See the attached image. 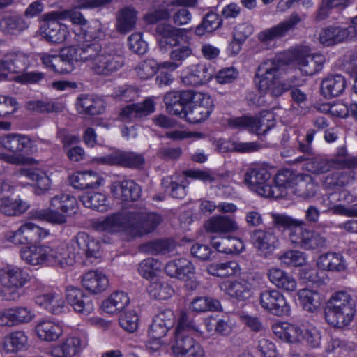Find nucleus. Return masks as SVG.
I'll return each instance as SVG.
<instances>
[{"label": "nucleus", "mask_w": 357, "mask_h": 357, "mask_svg": "<svg viewBox=\"0 0 357 357\" xmlns=\"http://www.w3.org/2000/svg\"><path fill=\"white\" fill-rule=\"evenodd\" d=\"M79 251L89 259H98L102 255L100 242L84 232L77 234L70 244L55 241L50 244L33 245L24 248L20 255L22 260L31 266L65 268L74 264L75 254Z\"/></svg>", "instance_id": "f257e3e1"}, {"label": "nucleus", "mask_w": 357, "mask_h": 357, "mask_svg": "<svg viewBox=\"0 0 357 357\" xmlns=\"http://www.w3.org/2000/svg\"><path fill=\"white\" fill-rule=\"evenodd\" d=\"M324 62V56L321 54H305L302 52L281 53L259 66L255 82L262 93L280 96L291 87L289 84L281 81V76L288 63L296 66L303 75H312L321 70Z\"/></svg>", "instance_id": "f03ea898"}, {"label": "nucleus", "mask_w": 357, "mask_h": 357, "mask_svg": "<svg viewBox=\"0 0 357 357\" xmlns=\"http://www.w3.org/2000/svg\"><path fill=\"white\" fill-rule=\"evenodd\" d=\"M71 44L60 51L63 66L60 70L66 73L72 72L84 63L96 73L103 75L116 71L123 65L122 50L114 45L105 46L93 54L89 53L91 44Z\"/></svg>", "instance_id": "7ed1b4c3"}, {"label": "nucleus", "mask_w": 357, "mask_h": 357, "mask_svg": "<svg viewBox=\"0 0 357 357\" xmlns=\"http://www.w3.org/2000/svg\"><path fill=\"white\" fill-rule=\"evenodd\" d=\"M164 100L169 114L178 115L192 123L205 121L213 109L211 97L201 92H169L165 95Z\"/></svg>", "instance_id": "20e7f679"}, {"label": "nucleus", "mask_w": 357, "mask_h": 357, "mask_svg": "<svg viewBox=\"0 0 357 357\" xmlns=\"http://www.w3.org/2000/svg\"><path fill=\"white\" fill-rule=\"evenodd\" d=\"M160 221L159 215L143 211L127 216L113 214L100 218L93 222L92 227L98 231L110 234L128 232L132 236H137L151 231Z\"/></svg>", "instance_id": "39448f33"}, {"label": "nucleus", "mask_w": 357, "mask_h": 357, "mask_svg": "<svg viewBox=\"0 0 357 357\" xmlns=\"http://www.w3.org/2000/svg\"><path fill=\"white\" fill-rule=\"evenodd\" d=\"M199 332L198 328L188 321L187 314L181 312L171 342L173 353L178 357H206L202 347L192 337Z\"/></svg>", "instance_id": "423d86ee"}, {"label": "nucleus", "mask_w": 357, "mask_h": 357, "mask_svg": "<svg viewBox=\"0 0 357 357\" xmlns=\"http://www.w3.org/2000/svg\"><path fill=\"white\" fill-rule=\"evenodd\" d=\"M273 223L289 230V240L296 246L305 250H314L324 246V239L318 233L303 227L302 220L284 214H273Z\"/></svg>", "instance_id": "0eeeda50"}, {"label": "nucleus", "mask_w": 357, "mask_h": 357, "mask_svg": "<svg viewBox=\"0 0 357 357\" xmlns=\"http://www.w3.org/2000/svg\"><path fill=\"white\" fill-rule=\"evenodd\" d=\"M79 209L77 199L67 193L51 197L46 208L37 210L33 216L52 225H60L67 222L69 217L75 215Z\"/></svg>", "instance_id": "6e6552de"}, {"label": "nucleus", "mask_w": 357, "mask_h": 357, "mask_svg": "<svg viewBox=\"0 0 357 357\" xmlns=\"http://www.w3.org/2000/svg\"><path fill=\"white\" fill-rule=\"evenodd\" d=\"M156 32L160 49L167 50L172 48L170 59L176 61L181 66L192 54V49L189 44L181 45V42L187 38L185 29L163 24L157 27Z\"/></svg>", "instance_id": "1a4fd4ad"}, {"label": "nucleus", "mask_w": 357, "mask_h": 357, "mask_svg": "<svg viewBox=\"0 0 357 357\" xmlns=\"http://www.w3.org/2000/svg\"><path fill=\"white\" fill-rule=\"evenodd\" d=\"M33 142L26 135L8 134L0 137V159L13 165L33 164L34 159L15 152L32 151Z\"/></svg>", "instance_id": "9d476101"}, {"label": "nucleus", "mask_w": 357, "mask_h": 357, "mask_svg": "<svg viewBox=\"0 0 357 357\" xmlns=\"http://www.w3.org/2000/svg\"><path fill=\"white\" fill-rule=\"evenodd\" d=\"M50 235V231L45 229L31 222H26L22 224L16 231H9L5 234L6 239L15 245H26V247L33 245H44L45 243L30 244L34 241H42ZM53 242L46 243L50 244ZM25 248L22 247L21 250ZM20 259L21 255H20Z\"/></svg>", "instance_id": "9b49d317"}, {"label": "nucleus", "mask_w": 357, "mask_h": 357, "mask_svg": "<svg viewBox=\"0 0 357 357\" xmlns=\"http://www.w3.org/2000/svg\"><path fill=\"white\" fill-rule=\"evenodd\" d=\"M275 120L273 112L264 111L256 117L243 116L229 118L227 125L231 128L243 129L252 133L262 135L274 125Z\"/></svg>", "instance_id": "f8f14e48"}, {"label": "nucleus", "mask_w": 357, "mask_h": 357, "mask_svg": "<svg viewBox=\"0 0 357 357\" xmlns=\"http://www.w3.org/2000/svg\"><path fill=\"white\" fill-rule=\"evenodd\" d=\"M86 345L85 334L82 331L73 330L66 334L59 343L52 346L50 354L52 357H77Z\"/></svg>", "instance_id": "ddd939ff"}, {"label": "nucleus", "mask_w": 357, "mask_h": 357, "mask_svg": "<svg viewBox=\"0 0 357 357\" xmlns=\"http://www.w3.org/2000/svg\"><path fill=\"white\" fill-rule=\"evenodd\" d=\"M245 182L250 190L261 197L268 198L278 195L271 190L273 181L266 167H257L250 169L245 174Z\"/></svg>", "instance_id": "4468645a"}, {"label": "nucleus", "mask_w": 357, "mask_h": 357, "mask_svg": "<svg viewBox=\"0 0 357 357\" xmlns=\"http://www.w3.org/2000/svg\"><path fill=\"white\" fill-rule=\"evenodd\" d=\"M29 280V275L22 268L8 266L0 269V282L8 292L7 300H15L19 297L18 291Z\"/></svg>", "instance_id": "2eb2a0df"}, {"label": "nucleus", "mask_w": 357, "mask_h": 357, "mask_svg": "<svg viewBox=\"0 0 357 357\" xmlns=\"http://www.w3.org/2000/svg\"><path fill=\"white\" fill-rule=\"evenodd\" d=\"M79 21L73 29L76 43L88 44L105 38L104 26L100 21L97 20L88 21L82 13Z\"/></svg>", "instance_id": "dca6fc26"}, {"label": "nucleus", "mask_w": 357, "mask_h": 357, "mask_svg": "<svg viewBox=\"0 0 357 357\" xmlns=\"http://www.w3.org/2000/svg\"><path fill=\"white\" fill-rule=\"evenodd\" d=\"M73 29L66 24L48 21L44 22L39 31L43 38L52 43L71 44L76 43Z\"/></svg>", "instance_id": "f3484780"}, {"label": "nucleus", "mask_w": 357, "mask_h": 357, "mask_svg": "<svg viewBox=\"0 0 357 357\" xmlns=\"http://www.w3.org/2000/svg\"><path fill=\"white\" fill-rule=\"evenodd\" d=\"M66 301L82 317H87L95 311L93 301L76 287L69 285L65 289Z\"/></svg>", "instance_id": "a211bd4d"}, {"label": "nucleus", "mask_w": 357, "mask_h": 357, "mask_svg": "<svg viewBox=\"0 0 357 357\" xmlns=\"http://www.w3.org/2000/svg\"><path fill=\"white\" fill-rule=\"evenodd\" d=\"M165 270L169 276L186 281V285L191 289H196L199 285L196 280H192L195 268L186 258H176L169 261L167 263Z\"/></svg>", "instance_id": "6ab92c4d"}, {"label": "nucleus", "mask_w": 357, "mask_h": 357, "mask_svg": "<svg viewBox=\"0 0 357 357\" xmlns=\"http://www.w3.org/2000/svg\"><path fill=\"white\" fill-rule=\"evenodd\" d=\"M357 38V16L351 20L348 28L330 26L324 29L319 34L320 42L325 45H332L346 40Z\"/></svg>", "instance_id": "aec40b11"}, {"label": "nucleus", "mask_w": 357, "mask_h": 357, "mask_svg": "<svg viewBox=\"0 0 357 357\" xmlns=\"http://www.w3.org/2000/svg\"><path fill=\"white\" fill-rule=\"evenodd\" d=\"M260 305L264 310L277 316L289 315L290 305L284 296L277 289H266L260 294Z\"/></svg>", "instance_id": "412c9836"}, {"label": "nucleus", "mask_w": 357, "mask_h": 357, "mask_svg": "<svg viewBox=\"0 0 357 357\" xmlns=\"http://www.w3.org/2000/svg\"><path fill=\"white\" fill-rule=\"evenodd\" d=\"M220 289L226 295L238 301H246L254 295L255 286L252 281L241 278L222 282Z\"/></svg>", "instance_id": "4be33fe9"}, {"label": "nucleus", "mask_w": 357, "mask_h": 357, "mask_svg": "<svg viewBox=\"0 0 357 357\" xmlns=\"http://www.w3.org/2000/svg\"><path fill=\"white\" fill-rule=\"evenodd\" d=\"M271 190L278 193L276 195H272L271 197L279 198L288 195L289 190L293 191L295 185H298L300 188L305 186V183L301 176H296L295 174L288 169L278 172L276 176L273 178Z\"/></svg>", "instance_id": "5701e85b"}, {"label": "nucleus", "mask_w": 357, "mask_h": 357, "mask_svg": "<svg viewBox=\"0 0 357 357\" xmlns=\"http://www.w3.org/2000/svg\"><path fill=\"white\" fill-rule=\"evenodd\" d=\"M181 76L183 83L185 85H203L211 80L213 70L206 64H192L182 70Z\"/></svg>", "instance_id": "b1692460"}, {"label": "nucleus", "mask_w": 357, "mask_h": 357, "mask_svg": "<svg viewBox=\"0 0 357 357\" xmlns=\"http://www.w3.org/2000/svg\"><path fill=\"white\" fill-rule=\"evenodd\" d=\"M33 332L39 340L50 343L57 341L63 335V327L58 321L43 318L36 323Z\"/></svg>", "instance_id": "393cba45"}, {"label": "nucleus", "mask_w": 357, "mask_h": 357, "mask_svg": "<svg viewBox=\"0 0 357 357\" xmlns=\"http://www.w3.org/2000/svg\"><path fill=\"white\" fill-rule=\"evenodd\" d=\"M305 323L291 324L277 322L272 326L274 335L280 340L289 344H301L303 339Z\"/></svg>", "instance_id": "a878e982"}, {"label": "nucleus", "mask_w": 357, "mask_h": 357, "mask_svg": "<svg viewBox=\"0 0 357 357\" xmlns=\"http://www.w3.org/2000/svg\"><path fill=\"white\" fill-rule=\"evenodd\" d=\"M181 179L172 178L171 195L174 198H182L185 195V187L188 183L186 177L202 181L204 183H211L215 179V174L208 171L188 170L185 172V176Z\"/></svg>", "instance_id": "bb28decb"}, {"label": "nucleus", "mask_w": 357, "mask_h": 357, "mask_svg": "<svg viewBox=\"0 0 357 357\" xmlns=\"http://www.w3.org/2000/svg\"><path fill=\"white\" fill-rule=\"evenodd\" d=\"M92 162L102 165H121L137 167L143 164L144 159L140 155L135 153H123L117 151L107 156L94 158Z\"/></svg>", "instance_id": "cd10ccee"}, {"label": "nucleus", "mask_w": 357, "mask_h": 357, "mask_svg": "<svg viewBox=\"0 0 357 357\" xmlns=\"http://www.w3.org/2000/svg\"><path fill=\"white\" fill-rule=\"evenodd\" d=\"M300 20L298 15H291L289 18L281 23L261 31L258 34V39L261 43L268 45L276 39L285 36L289 31L295 27Z\"/></svg>", "instance_id": "c85d7f7f"}, {"label": "nucleus", "mask_w": 357, "mask_h": 357, "mask_svg": "<svg viewBox=\"0 0 357 357\" xmlns=\"http://www.w3.org/2000/svg\"><path fill=\"white\" fill-rule=\"evenodd\" d=\"M35 301L37 305L53 314H61L67 309L63 294L59 290H52L39 295Z\"/></svg>", "instance_id": "c756f323"}, {"label": "nucleus", "mask_w": 357, "mask_h": 357, "mask_svg": "<svg viewBox=\"0 0 357 357\" xmlns=\"http://www.w3.org/2000/svg\"><path fill=\"white\" fill-rule=\"evenodd\" d=\"M81 283L88 292L94 295L105 291L109 285L107 275L99 270H91L84 273Z\"/></svg>", "instance_id": "7c9ffc66"}, {"label": "nucleus", "mask_w": 357, "mask_h": 357, "mask_svg": "<svg viewBox=\"0 0 357 357\" xmlns=\"http://www.w3.org/2000/svg\"><path fill=\"white\" fill-rule=\"evenodd\" d=\"M71 185L76 189H96L103 185V178L97 172L88 170L77 172L70 176Z\"/></svg>", "instance_id": "2f4dec72"}, {"label": "nucleus", "mask_w": 357, "mask_h": 357, "mask_svg": "<svg viewBox=\"0 0 357 357\" xmlns=\"http://www.w3.org/2000/svg\"><path fill=\"white\" fill-rule=\"evenodd\" d=\"M112 195L122 202L137 200L141 195L140 187L132 181H115L112 183Z\"/></svg>", "instance_id": "473e14b6"}, {"label": "nucleus", "mask_w": 357, "mask_h": 357, "mask_svg": "<svg viewBox=\"0 0 357 357\" xmlns=\"http://www.w3.org/2000/svg\"><path fill=\"white\" fill-rule=\"evenodd\" d=\"M197 4V0H171L165 7L158 10L149 11L145 16L144 20L149 24H154L159 20L169 19L174 11V7L190 6L195 7Z\"/></svg>", "instance_id": "72a5a7b5"}, {"label": "nucleus", "mask_w": 357, "mask_h": 357, "mask_svg": "<svg viewBox=\"0 0 357 357\" xmlns=\"http://www.w3.org/2000/svg\"><path fill=\"white\" fill-rule=\"evenodd\" d=\"M267 275L273 284L287 293H292L297 289V281L295 278L280 268H271Z\"/></svg>", "instance_id": "f704fd0d"}, {"label": "nucleus", "mask_w": 357, "mask_h": 357, "mask_svg": "<svg viewBox=\"0 0 357 357\" xmlns=\"http://www.w3.org/2000/svg\"><path fill=\"white\" fill-rule=\"evenodd\" d=\"M19 176H25L34 182L35 192L43 195L47 192L52 186V181L45 171L40 169H22Z\"/></svg>", "instance_id": "c9c22d12"}, {"label": "nucleus", "mask_w": 357, "mask_h": 357, "mask_svg": "<svg viewBox=\"0 0 357 357\" xmlns=\"http://www.w3.org/2000/svg\"><path fill=\"white\" fill-rule=\"evenodd\" d=\"M27 61V56L22 52L6 54L4 59L0 61V78L7 77L8 72L18 73L26 67Z\"/></svg>", "instance_id": "e433bc0d"}, {"label": "nucleus", "mask_w": 357, "mask_h": 357, "mask_svg": "<svg viewBox=\"0 0 357 357\" xmlns=\"http://www.w3.org/2000/svg\"><path fill=\"white\" fill-rule=\"evenodd\" d=\"M316 265L319 270L324 271L341 272L347 268L342 255L333 252L320 255L316 260Z\"/></svg>", "instance_id": "4c0bfd02"}, {"label": "nucleus", "mask_w": 357, "mask_h": 357, "mask_svg": "<svg viewBox=\"0 0 357 357\" xmlns=\"http://www.w3.org/2000/svg\"><path fill=\"white\" fill-rule=\"evenodd\" d=\"M130 303L128 295L123 291H115L102 302L100 309L105 313L114 315L125 309Z\"/></svg>", "instance_id": "58836bf2"}, {"label": "nucleus", "mask_w": 357, "mask_h": 357, "mask_svg": "<svg viewBox=\"0 0 357 357\" xmlns=\"http://www.w3.org/2000/svg\"><path fill=\"white\" fill-rule=\"evenodd\" d=\"M206 229L211 232L228 233L238 229L235 218L229 215H215L205 223Z\"/></svg>", "instance_id": "ea45409f"}, {"label": "nucleus", "mask_w": 357, "mask_h": 357, "mask_svg": "<svg viewBox=\"0 0 357 357\" xmlns=\"http://www.w3.org/2000/svg\"><path fill=\"white\" fill-rule=\"evenodd\" d=\"M137 21V13L131 7L119 10L116 15L115 27L122 34H126L135 29Z\"/></svg>", "instance_id": "a19ab883"}, {"label": "nucleus", "mask_w": 357, "mask_h": 357, "mask_svg": "<svg viewBox=\"0 0 357 357\" xmlns=\"http://www.w3.org/2000/svg\"><path fill=\"white\" fill-rule=\"evenodd\" d=\"M172 327L162 324L153 319L149 329V340L147 347L153 351H158L165 347L167 342L163 340L167 332Z\"/></svg>", "instance_id": "79ce46f5"}, {"label": "nucleus", "mask_w": 357, "mask_h": 357, "mask_svg": "<svg viewBox=\"0 0 357 357\" xmlns=\"http://www.w3.org/2000/svg\"><path fill=\"white\" fill-rule=\"evenodd\" d=\"M254 246L261 255L267 256L276 248L277 238L271 233L256 231L252 236Z\"/></svg>", "instance_id": "37998d69"}, {"label": "nucleus", "mask_w": 357, "mask_h": 357, "mask_svg": "<svg viewBox=\"0 0 357 357\" xmlns=\"http://www.w3.org/2000/svg\"><path fill=\"white\" fill-rule=\"evenodd\" d=\"M29 208V204L19 197H3L0 199V211L6 215H20Z\"/></svg>", "instance_id": "c03bdc74"}, {"label": "nucleus", "mask_w": 357, "mask_h": 357, "mask_svg": "<svg viewBox=\"0 0 357 357\" xmlns=\"http://www.w3.org/2000/svg\"><path fill=\"white\" fill-rule=\"evenodd\" d=\"M346 87V80L340 75L329 76L325 78L321 86V91L326 98H332L340 95Z\"/></svg>", "instance_id": "a18cd8bd"}, {"label": "nucleus", "mask_w": 357, "mask_h": 357, "mask_svg": "<svg viewBox=\"0 0 357 357\" xmlns=\"http://www.w3.org/2000/svg\"><path fill=\"white\" fill-rule=\"evenodd\" d=\"M355 310H342L341 308H330L326 312V321L334 327L342 328L349 325L355 315Z\"/></svg>", "instance_id": "49530a36"}, {"label": "nucleus", "mask_w": 357, "mask_h": 357, "mask_svg": "<svg viewBox=\"0 0 357 357\" xmlns=\"http://www.w3.org/2000/svg\"><path fill=\"white\" fill-rule=\"evenodd\" d=\"M28 341L24 331H16L6 335L2 341V349L7 353L17 352L23 349Z\"/></svg>", "instance_id": "de8ad7c7"}, {"label": "nucleus", "mask_w": 357, "mask_h": 357, "mask_svg": "<svg viewBox=\"0 0 357 357\" xmlns=\"http://www.w3.org/2000/svg\"><path fill=\"white\" fill-rule=\"evenodd\" d=\"M297 296L301 305L305 311L316 312L320 308L322 298L318 292L303 289L298 291Z\"/></svg>", "instance_id": "09e8293b"}, {"label": "nucleus", "mask_w": 357, "mask_h": 357, "mask_svg": "<svg viewBox=\"0 0 357 357\" xmlns=\"http://www.w3.org/2000/svg\"><path fill=\"white\" fill-rule=\"evenodd\" d=\"M162 264L154 258H147L142 260L137 267L139 274L144 278L151 282L158 279V276L161 273Z\"/></svg>", "instance_id": "8fccbe9b"}, {"label": "nucleus", "mask_w": 357, "mask_h": 357, "mask_svg": "<svg viewBox=\"0 0 357 357\" xmlns=\"http://www.w3.org/2000/svg\"><path fill=\"white\" fill-rule=\"evenodd\" d=\"M207 272L213 276L226 278L240 273L241 267L235 261L211 264L208 266Z\"/></svg>", "instance_id": "3c124183"}, {"label": "nucleus", "mask_w": 357, "mask_h": 357, "mask_svg": "<svg viewBox=\"0 0 357 357\" xmlns=\"http://www.w3.org/2000/svg\"><path fill=\"white\" fill-rule=\"evenodd\" d=\"M149 294L158 299L165 300L172 296L174 289L164 279H155L148 287Z\"/></svg>", "instance_id": "603ef678"}, {"label": "nucleus", "mask_w": 357, "mask_h": 357, "mask_svg": "<svg viewBox=\"0 0 357 357\" xmlns=\"http://www.w3.org/2000/svg\"><path fill=\"white\" fill-rule=\"evenodd\" d=\"M190 309L196 312L208 311H218L221 310L219 301L206 296H199L194 298L190 303Z\"/></svg>", "instance_id": "864d4df0"}, {"label": "nucleus", "mask_w": 357, "mask_h": 357, "mask_svg": "<svg viewBox=\"0 0 357 357\" xmlns=\"http://www.w3.org/2000/svg\"><path fill=\"white\" fill-rule=\"evenodd\" d=\"M80 201L85 207L99 211H105L108 208L107 197L100 192L83 195L80 197Z\"/></svg>", "instance_id": "5fc2aeb1"}, {"label": "nucleus", "mask_w": 357, "mask_h": 357, "mask_svg": "<svg viewBox=\"0 0 357 357\" xmlns=\"http://www.w3.org/2000/svg\"><path fill=\"white\" fill-rule=\"evenodd\" d=\"M221 25V20L219 15L214 12L208 13L205 15L202 22L195 29V33L199 36L206 33L212 32L218 29Z\"/></svg>", "instance_id": "6e6d98bb"}, {"label": "nucleus", "mask_w": 357, "mask_h": 357, "mask_svg": "<svg viewBox=\"0 0 357 357\" xmlns=\"http://www.w3.org/2000/svg\"><path fill=\"white\" fill-rule=\"evenodd\" d=\"M330 308H341L342 310H355L354 303L351 296L346 291H340L334 293L328 302Z\"/></svg>", "instance_id": "4d7b16f0"}, {"label": "nucleus", "mask_w": 357, "mask_h": 357, "mask_svg": "<svg viewBox=\"0 0 357 357\" xmlns=\"http://www.w3.org/2000/svg\"><path fill=\"white\" fill-rule=\"evenodd\" d=\"M258 149L255 142H242L238 141H223L219 145L221 151H237L240 153L252 152Z\"/></svg>", "instance_id": "13d9d810"}, {"label": "nucleus", "mask_w": 357, "mask_h": 357, "mask_svg": "<svg viewBox=\"0 0 357 357\" xmlns=\"http://www.w3.org/2000/svg\"><path fill=\"white\" fill-rule=\"evenodd\" d=\"M26 107L29 110L40 113H58L63 111L64 109V105L60 102L32 100L27 102Z\"/></svg>", "instance_id": "bf43d9fd"}, {"label": "nucleus", "mask_w": 357, "mask_h": 357, "mask_svg": "<svg viewBox=\"0 0 357 357\" xmlns=\"http://www.w3.org/2000/svg\"><path fill=\"white\" fill-rule=\"evenodd\" d=\"M305 328L303 339L301 340V344H305L311 348L319 347L321 342L319 330L309 323H305Z\"/></svg>", "instance_id": "052dcab7"}, {"label": "nucleus", "mask_w": 357, "mask_h": 357, "mask_svg": "<svg viewBox=\"0 0 357 357\" xmlns=\"http://www.w3.org/2000/svg\"><path fill=\"white\" fill-rule=\"evenodd\" d=\"M82 13L74 9H66L59 12H52L45 15V22L64 20L68 19L74 26L80 20Z\"/></svg>", "instance_id": "680f3d73"}, {"label": "nucleus", "mask_w": 357, "mask_h": 357, "mask_svg": "<svg viewBox=\"0 0 357 357\" xmlns=\"http://www.w3.org/2000/svg\"><path fill=\"white\" fill-rule=\"evenodd\" d=\"M281 262L289 266H303L307 261L305 253L298 250H288L280 257Z\"/></svg>", "instance_id": "e2e57ef3"}, {"label": "nucleus", "mask_w": 357, "mask_h": 357, "mask_svg": "<svg viewBox=\"0 0 357 357\" xmlns=\"http://www.w3.org/2000/svg\"><path fill=\"white\" fill-rule=\"evenodd\" d=\"M158 70V62L154 59L142 61L136 68V73L142 79H148L153 77Z\"/></svg>", "instance_id": "0e129e2a"}, {"label": "nucleus", "mask_w": 357, "mask_h": 357, "mask_svg": "<svg viewBox=\"0 0 357 357\" xmlns=\"http://www.w3.org/2000/svg\"><path fill=\"white\" fill-rule=\"evenodd\" d=\"M43 65L55 73L66 74V72L60 70L61 68H63V61L61 54H56L53 52L43 53L40 57Z\"/></svg>", "instance_id": "69168bd1"}, {"label": "nucleus", "mask_w": 357, "mask_h": 357, "mask_svg": "<svg viewBox=\"0 0 357 357\" xmlns=\"http://www.w3.org/2000/svg\"><path fill=\"white\" fill-rule=\"evenodd\" d=\"M27 27L26 23L19 17L5 18L0 21V28L8 33H16Z\"/></svg>", "instance_id": "338daca9"}, {"label": "nucleus", "mask_w": 357, "mask_h": 357, "mask_svg": "<svg viewBox=\"0 0 357 357\" xmlns=\"http://www.w3.org/2000/svg\"><path fill=\"white\" fill-rule=\"evenodd\" d=\"M121 327L129 332H135L139 326V317L135 310H128L123 313L119 318Z\"/></svg>", "instance_id": "774afa93"}]
</instances>
